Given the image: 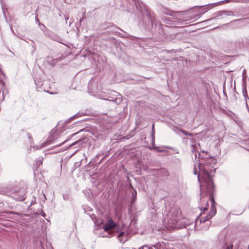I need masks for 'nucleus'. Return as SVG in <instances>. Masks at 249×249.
Segmentation results:
<instances>
[{
    "label": "nucleus",
    "mask_w": 249,
    "mask_h": 249,
    "mask_svg": "<svg viewBox=\"0 0 249 249\" xmlns=\"http://www.w3.org/2000/svg\"><path fill=\"white\" fill-rule=\"evenodd\" d=\"M212 162L214 163L215 160L213 159H208L204 163H200L199 169L202 172V178L203 180L201 183V186L202 189L206 190L209 194H212L214 185L212 179V176L210 171L212 170L209 168V164Z\"/></svg>",
    "instance_id": "1"
},
{
    "label": "nucleus",
    "mask_w": 249,
    "mask_h": 249,
    "mask_svg": "<svg viewBox=\"0 0 249 249\" xmlns=\"http://www.w3.org/2000/svg\"><path fill=\"white\" fill-rule=\"evenodd\" d=\"M210 199H211V202H212V205H211L212 208H211V211H210L209 213L207 215H206L205 217H201L200 220L199 219V218H197V219H196L195 227L196 229H197L196 226L198 223H199V224H201V223L203 224V223H206L207 222V223L206 224L207 227L206 228L202 227V229L203 230L208 229L209 227V226L211 224V222L209 221V219L212 218V217L213 216H214L215 215V214L216 213V208H215V207L214 206L215 201L214 200L212 196H211Z\"/></svg>",
    "instance_id": "2"
},
{
    "label": "nucleus",
    "mask_w": 249,
    "mask_h": 249,
    "mask_svg": "<svg viewBox=\"0 0 249 249\" xmlns=\"http://www.w3.org/2000/svg\"><path fill=\"white\" fill-rule=\"evenodd\" d=\"M26 190L25 188H20L11 194V197L16 201H22L26 198Z\"/></svg>",
    "instance_id": "3"
},
{
    "label": "nucleus",
    "mask_w": 249,
    "mask_h": 249,
    "mask_svg": "<svg viewBox=\"0 0 249 249\" xmlns=\"http://www.w3.org/2000/svg\"><path fill=\"white\" fill-rule=\"evenodd\" d=\"M213 17L212 18H211L209 19L205 20L203 22H206L212 20L213 19L218 18L219 17H221L223 15H225V16H234V13L231 11L221 10V11H219L214 13L213 14Z\"/></svg>",
    "instance_id": "4"
},
{
    "label": "nucleus",
    "mask_w": 249,
    "mask_h": 249,
    "mask_svg": "<svg viewBox=\"0 0 249 249\" xmlns=\"http://www.w3.org/2000/svg\"><path fill=\"white\" fill-rule=\"evenodd\" d=\"M161 12L165 15H169L170 16H172L175 18H178V13H181L184 12V11H172L169 9H168L167 8H165L164 7H163L161 9Z\"/></svg>",
    "instance_id": "5"
},
{
    "label": "nucleus",
    "mask_w": 249,
    "mask_h": 249,
    "mask_svg": "<svg viewBox=\"0 0 249 249\" xmlns=\"http://www.w3.org/2000/svg\"><path fill=\"white\" fill-rule=\"evenodd\" d=\"M180 210L177 209L176 212L173 213L170 217V220L171 221V223L175 224L180 219Z\"/></svg>",
    "instance_id": "6"
},
{
    "label": "nucleus",
    "mask_w": 249,
    "mask_h": 249,
    "mask_svg": "<svg viewBox=\"0 0 249 249\" xmlns=\"http://www.w3.org/2000/svg\"><path fill=\"white\" fill-rule=\"evenodd\" d=\"M117 224L115 223L112 219H110L104 225V229L106 231L108 230L114 228L116 227Z\"/></svg>",
    "instance_id": "7"
},
{
    "label": "nucleus",
    "mask_w": 249,
    "mask_h": 249,
    "mask_svg": "<svg viewBox=\"0 0 249 249\" xmlns=\"http://www.w3.org/2000/svg\"><path fill=\"white\" fill-rule=\"evenodd\" d=\"M88 140V139L85 137H84L82 138L79 139L77 141H76L75 142H74L73 143H72L70 145L68 146V148H70L71 147L75 146L76 145H78L79 146H80V145H82L83 144L85 143L86 142H87Z\"/></svg>",
    "instance_id": "8"
},
{
    "label": "nucleus",
    "mask_w": 249,
    "mask_h": 249,
    "mask_svg": "<svg viewBox=\"0 0 249 249\" xmlns=\"http://www.w3.org/2000/svg\"><path fill=\"white\" fill-rule=\"evenodd\" d=\"M148 16L149 17V19L151 20L152 26H153L154 24L156 26L158 21L155 14L154 13H148Z\"/></svg>",
    "instance_id": "9"
},
{
    "label": "nucleus",
    "mask_w": 249,
    "mask_h": 249,
    "mask_svg": "<svg viewBox=\"0 0 249 249\" xmlns=\"http://www.w3.org/2000/svg\"><path fill=\"white\" fill-rule=\"evenodd\" d=\"M192 147V150L191 151L192 153L195 154V158H196V148L195 147V145L194 144H191Z\"/></svg>",
    "instance_id": "10"
},
{
    "label": "nucleus",
    "mask_w": 249,
    "mask_h": 249,
    "mask_svg": "<svg viewBox=\"0 0 249 249\" xmlns=\"http://www.w3.org/2000/svg\"><path fill=\"white\" fill-rule=\"evenodd\" d=\"M180 131L183 134H184L185 135H186V136H193V134H192V133H188L187 132H186V131H185L183 129H180Z\"/></svg>",
    "instance_id": "11"
},
{
    "label": "nucleus",
    "mask_w": 249,
    "mask_h": 249,
    "mask_svg": "<svg viewBox=\"0 0 249 249\" xmlns=\"http://www.w3.org/2000/svg\"><path fill=\"white\" fill-rule=\"evenodd\" d=\"M180 131L183 134H184L185 135H186V136H193V134H192V133H188L187 132H186V131H185L183 129H180Z\"/></svg>",
    "instance_id": "12"
},
{
    "label": "nucleus",
    "mask_w": 249,
    "mask_h": 249,
    "mask_svg": "<svg viewBox=\"0 0 249 249\" xmlns=\"http://www.w3.org/2000/svg\"><path fill=\"white\" fill-rule=\"evenodd\" d=\"M4 213H11V214H13L19 215V213H18L17 212H12V211H4Z\"/></svg>",
    "instance_id": "13"
},
{
    "label": "nucleus",
    "mask_w": 249,
    "mask_h": 249,
    "mask_svg": "<svg viewBox=\"0 0 249 249\" xmlns=\"http://www.w3.org/2000/svg\"><path fill=\"white\" fill-rule=\"evenodd\" d=\"M205 204H206V206L202 208L203 211H205L207 210H208V200H206L205 201Z\"/></svg>",
    "instance_id": "14"
},
{
    "label": "nucleus",
    "mask_w": 249,
    "mask_h": 249,
    "mask_svg": "<svg viewBox=\"0 0 249 249\" xmlns=\"http://www.w3.org/2000/svg\"><path fill=\"white\" fill-rule=\"evenodd\" d=\"M189 140L191 143V144H194L195 145L196 143V141L195 139L191 138L189 139Z\"/></svg>",
    "instance_id": "15"
},
{
    "label": "nucleus",
    "mask_w": 249,
    "mask_h": 249,
    "mask_svg": "<svg viewBox=\"0 0 249 249\" xmlns=\"http://www.w3.org/2000/svg\"><path fill=\"white\" fill-rule=\"evenodd\" d=\"M152 136L153 139V141H154V124H153L152 127Z\"/></svg>",
    "instance_id": "16"
},
{
    "label": "nucleus",
    "mask_w": 249,
    "mask_h": 249,
    "mask_svg": "<svg viewBox=\"0 0 249 249\" xmlns=\"http://www.w3.org/2000/svg\"><path fill=\"white\" fill-rule=\"evenodd\" d=\"M42 163V160H39L38 161H36V165H37V167H38L40 164H41Z\"/></svg>",
    "instance_id": "17"
},
{
    "label": "nucleus",
    "mask_w": 249,
    "mask_h": 249,
    "mask_svg": "<svg viewBox=\"0 0 249 249\" xmlns=\"http://www.w3.org/2000/svg\"><path fill=\"white\" fill-rule=\"evenodd\" d=\"M78 116V114H75L74 115L71 116L68 120H73L75 118L77 117Z\"/></svg>",
    "instance_id": "18"
},
{
    "label": "nucleus",
    "mask_w": 249,
    "mask_h": 249,
    "mask_svg": "<svg viewBox=\"0 0 249 249\" xmlns=\"http://www.w3.org/2000/svg\"><path fill=\"white\" fill-rule=\"evenodd\" d=\"M124 234V231H122V232H121L118 235V238H121V237H122Z\"/></svg>",
    "instance_id": "19"
},
{
    "label": "nucleus",
    "mask_w": 249,
    "mask_h": 249,
    "mask_svg": "<svg viewBox=\"0 0 249 249\" xmlns=\"http://www.w3.org/2000/svg\"><path fill=\"white\" fill-rule=\"evenodd\" d=\"M220 4V2H216V3H212L211 4V8L213 7V6L214 5V6H217V5H218Z\"/></svg>",
    "instance_id": "20"
},
{
    "label": "nucleus",
    "mask_w": 249,
    "mask_h": 249,
    "mask_svg": "<svg viewBox=\"0 0 249 249\" xmlns=\"http://www.w3.org/2000/svg\"><path fill=\"white\" fill-rule=\"evenodd\" d=\"M198 158L203 159L205 158L203 156H202V155L200 153H198Z\"/></svg>",
    "instance_id": "21"
},
{
    "label": "nucleus",
    "mask_w": 249,
    "mask_h": 249,
    "mask_svg": "<svg viewBox=\"0 0 249 249\" xmlns=\"http://www.w3.org/2000/svg\"><path fill=\"white\" fill-rule=\"evenodd\" d=\"M184 142H187L189 139L188 138H182Z\"/></svg>",
    "instance_id": "22"
},
{
    "label": "nucleus",
    "mask_w": 249,
    "mask_h": 249,
    "mask_svg": "<svg viewBox=\"0 0 249 249\" xmlns=\"http://www.w3.org/2000/svg\"><path fill=\"white\" fill-rule=\"evenodd\" d=\"M85 18L84 17H82L80 19V21H79V23L80 24H81V23L82 22V21L84 20V19Z\"/></svg>",
    "instance_id": "23"
},
{
    "label": "nucleus",
    "mask_w": 249,
    "mask_h": 249,
    "mask_svg": "<svg viewBox=\"0 0 249 249\" xmlns=\"http://www.w3.org/2000/svg\"><path fill=\"white\" fill-rule=\"evenodd\" d=\"M233 247V245H231V247H228L227 249H232Z\"/></svg>",
    "instance_id": "24"
},
{
    "label": "nucleus",
    "mask_w": 249,
    "mask_h": 249,
    "mask_svg": "<svg viewBox=\"0 0 249 249\" xmlns=\"http://www.w3.org/2000/svg\"><path fill=\"white\" fill-rule=\"evenodd\" d=\"M229 1V0H222L221 1L222 3H223L224 2H228Z\"/></svg>",
    "instance_id": "25"
},
{
    "label": "nucleus",
    "mask_w": 249,
    "mask_h": 249,
    "mask_svg": "<svg viewBox=\"0 0 249 249\" xmlns=\"http://www.w3.org/2000/svg\"><path fill=\"white\" fill-rule=\"evenodd\" d=\"M194 174L196 175L197 174L196 167H195V168H194Z\"/></svg>",
    "instance_id": "26"
},
{
    "label": "nucleus",
    "mask_w": 249,
    "mask_h": 249,
    "mask_svg": "<svg viewBox=\"0 0 249 249\" xmlns=\"http://www.w3.org/2000/svg\"><path fill=\"white\" fill-rule=\"evenodd\" d=\"M208 10V9L207 8H205V9H204V11L203 12V13H205V12H207Z\"/></svg>",
    "instance_id": "27"
},
{
    "label": "nucleus",
    "mask_w": 249,
    "mask_h": 249,
    "mask_svg": "<svg viewBox=\"0 0 249 249\" xmlns=\"http://www.w3.org/2000/svg\"><path fill=\"white\" fill-rule=\"evenodd\" d=\"M132 0L134 2L135 4L136 5V3H137V2L138 1V0Z\"/></svg>",
    "instance_id": "28"
},
{
    "label": "nucleus",
    "mask_w": 249,
    "mask_h": 249,
    "mask_svg": "<svg viewBox=\"0 0 249 249\" xmlns=\"http://www.w3.org/2000/svg\"><path fill=\"white\" fill-rule=\"evenodd\" d=\"M145 246H142V247H141L139 248V249H143V248ZM146 247H147V246H145Z\"/></svg>",
    "instance_id": "29"
},
{
    "label": "nucleus",
    "mask_w": 249,
    "mask_h": 249,
    "mask_svg": "<svg viewBox=\"0 0 249 249\" xmlns=\"http://www.w3.org/2000/svg\"><path fill=\"white\" fill-rule=\"evenodd\" d=\"M244 93V95H245V94H247V90H246V89H245V91L243 92Z\"/></svg>",
    "instance_id": "30"
},
{
    "label": "nucleus",
    "mask_w": 249,
    "mask_h": 249,
    "mask_svg": "<svg viewBox=\"0 0 249 249\" xmlns=\"http://www.w3.org/2000/svg\"><path fill=\"white\" fill-rule=\"evenodd\" d=\"M56 38H57V37H53V38H52V39H53V40H55Z\"/></svg>",
    "instance_id": "31"
},
{
    "label": "nucleus",
    "mask_w": 249,
    "mask_h": 249,
    "mask_svg": "<svg viewBox=\"0 0 249 249\" xmlns=\"http://www.w3.org/2000/svg\"><path fill=\"white\" fill-rule=\"evenodd\" d=\"M56 38H57V37H53V38H52V39H53V40H55Z\"/></svg>",
    "instance_id": "32"
},
{
    "label": "nucleus",
    "mask_w": 249,
    "mask_h": 249,
    "mask_svg": "<svg viewBox=\"0 0 249 249\" xmlns=\"http://www.w3.org/2000/svg\"><path fill=\"white\" fill-rule=\"evenodd\" d=\"M117 100H118L119 101V102H121V99H116L115 100V101H117Z\"/></svg>",
    "instance_id": "33"
},
{
    "label": "nucleus",
    "mask_w": 249,
    "mask_h": 249,
    "mask_svg": "<svg viewBox=\"0 0 249 249\" xmlns=\"http://www.w3.org/2000/svg\"><path fill=\"white\" fill-rule=\"evenodd\" d=\"M33 47L34 48V51H35V50H36V48H35V47L34 46H33Z\"/></svg>",
    "instance_id": "34"
},
{
    "label": "nucleus",
    "mask_w": 249,
    "mask_h": 249,
    "mask_svg": "<svg viewBox=\"0 0 249 249\" xmlns=\"http://www.w3.org/2000/svg\"><path fill=\"white\" fill-rule=\"evenodd\" d=\"M62 143H61V144H59V145H57V146H60L61 145H62Z\"/></svg>",
    "instance_id": "35"
},
{
    "label": "nucleus",
    "mask_w": 249,
    "mask_h": 249,
    "mask_svg": "<svg viewBox=\"0 0 249 249\" xmlns=\"http://www.w3.org/2000/svg\"><path fill=\"white\" fill-rule=\"evenodd\" d=\"M36 21H37V22H39V20H38V19H37V20H36Z\"/></svg>",
    "instance_id": "36"
},
{
    "label": "nucleus",
    "mask_w": 249,
    "mask_h": 249,
    "mask_svg": "<svg viewBox=\"0 0 249 249\" xmlns=\"http://www.w3.org/2000/svg\"><path fill=\"white\" fill-rule=\"evenodd\" d=\"M68 19V18H66L65 20H67Z\"/></svg>",
    "instance_id": "37"
},
{
    "label": "nucleus",
    "mask_w": 249,
    "mask_h": 249,
    "mask_svg": "<svg viewBox=\"0 0 249 249\" xmlns=\"http://www.w3.org/2000/svg\"><path fill=\"white\" fill-rule=\"evenodd\" d=\"M202 153H204V152H205V151H202Z\"/></svg>",
    "instance_id": "38"
}]
</instances>
